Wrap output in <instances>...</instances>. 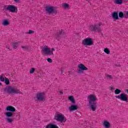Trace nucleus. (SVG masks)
Returning a JSON list of instances; mask_svg holds the SVG:
<instances>
[{"label": "nucleus", "instance_id": "obj_37", "mask_svg": "<svg viewBox=\"0 0 128 128\" xmlns=\"http://www.w3.org/2000/svg\"><path fill=\"white\" fill-rule=\"evenodd\" d=\"M124 16H128V11L125 12Z\"/></svg>", "mask_w": 128, "mask_h": 128}, {"label": "nucleus", "instance_id": "obj_1", "mask_svg": "<svg viewBox=\"0 0 128 128\" xmlns=\"http://www.w3.org/2000/svg\"><path fill=\"white\" fill-rule=\"evenodd\" d=\"M96 100H98V98L95 95L90 94L88 96V101L89 102V106L92 112H96Z\"/></svg>", "mask_w": 128, "mask_h": 128}, {"label": "nucleus", "instance_id": "obj_11", "mask_svg": "<svg viewBox=\"0 0 128 128\" xmlns=\"http://www.w3.org/2000/svg\"><path fill=\"white\" fill-rule=\"evenodd\" d=\"M78 72L80 74H82L83 70H88V68L86 67L82 64H79L78 65Z\"/></svg>", "mask_w": 128, "mask_h": 128}, {"label": "nucleus", "instance_id": "obj_27", "mask_svg": "<svg viewBox=\"0 0 128 128\" xmlns=\"http://www.w3.org/2000/svg\"><path fill=\"white\" fill-rule=\"evenodd\" d=\"M104 52H106L107 54H110V50L108 48H106L104 49Z\"/></svg>", "mask_w": 128, "mask_h": 128}, {"label": "nucleus", "instance_id": "obj_38", "mask_svg": "<svg viewBox=\"0 0 128 128\" xmlns=\"http://www.w3.org/2000/svg\"><path fill=\"white\" fill-rule=\"evenodd\" d=\"M110 90H114V88H113L112 86H110Z\"/></svg>", "mask_w": 128, "mask_h": 128}, {"label": "nucleus", "instance_id": "obj_10", "mask_svg": "<svg viewBox=\"0 0 128 128\" xmlns=\"http://www.w3.org/2000/svg\"><path fill=\"white\" fill-rule=\"evenodd\" d=\"M36 98L40 102H44L46 98L44 97V92H39L36 94Z\"/></svg>", "mask_w": 128, "mask_h": 128}, {"label": "nucleus", "instance_id": "obj_36", "mask_svg": "<svg viewBox=\"0 0 128 128\" xmlns=\"http://www.w3.org/2000/svg\"><path fill=\"white\" fill-rule=\"evenodd\" d=\"M6 48H7V50H10V46L7 45L6 46Z\"/></svg>", "mask_w": 128, "mask_h": 128}, {"label": "nucleus", "instance_id": "obj_5", "mask_svg": "<svg viewBox=\"0 0 128 128\" xmlns=\"http://www.w3.org/2000/svg\"><path fill=\"white\" fill-rule=\"evenodd\" d=\"M4 10H9L11 12H18V8L14 5L4 6Z\"/></svg>", "mask_w": 128, "mask_h": 128}, {"label": "nucleus", "instance_id": "obj_34", "mask_svg": "<svg viewBox=\"0 0 128 128\" xmlns=\"http://www.w3.org/2000/svg\"><path fill=\"white\" fill-rule=\"evenodd\" d=\"M47 61L48 62H52V60L50 59V58H48L47 59Z\"/></svg>", "mask_w": 128, "mask_h": 128}, {"label": "nucleus", "instance_id": "obj_8", "mask_svg": "<svg viewBox=\"0 0 128 128\" xmlns=\"http://www.w3.org/2000/svg\"><path fill=\"white\" fill-rule=\"evenodd\" d=\"M46 12L47 14H56L57 12L56 8L52 6H47L45 8Z\"/></svg>", "mask_w": 128, "mask_h": 128}, {"label": "nucleus", "instance_id": "obj_41", "mask_svg": "<svg viewBox=\"0 0 128 128\" xmlns=\"http://www.w3.org/2000/svg\"><path fill=\"white\" fill-rule=\"evenodd\" d=\"M0 86H2V83L0 82Z\"/></svg>", "mask_w": 128, "mask_h": 128}, {"label": "nucleus", "instance_id": "obj_28", "mask_svg": "<svg viewBox=\"0 0 128 128\" xmlns=\"http://www.w3.org/2000/svg\"><path fill=\"white\" fill-rule=\"evenodd\" d=\"M119 18H124V12H120L118 14Z\"/></svg>", "mask_w": 128, "mask_h": 128}, {"label": "nucleus", "instance_id": "obj_17", "mask_svg": "<svg viewBox=\"0 0 128 128\" xmlns=\"http://www.w3.org/2000/svg\"><path fill=\"white\" fill-rule=\"evenodd\" d=\"M112 17L114 20H118V14L117 12H113L112 14Z\"/></svg>", "mask_w": 128, "mask_h": 128}, {"label": "nucleus", "instance_id": "obj_26", "mask_svg": "<svg viewBox=\"0 0 128 128\" xmlns=\"http://www.w3.org/2000/svg\"><path fill=\"white\" fill-rule=\"evenodd\" d=\"M6 121L7 122H8V124H12V119L10 118H6Z\"/></svg>", "mask_w": 128, "mask_h": 128}, {"label": "nucleus", "instance_id": "obj_15", "mask_svg": "<svg viewBox=\"0 0 128 128\" xmlns=\"http://www.w3.org/2000/svg\"><path fill=\"white\" fill-rule=\"evenodd\" d=\"M18 44H20V42L14 41L12 43V46L14 50L18 48Z\"/></svg>", "mask_w": 128, "mask_h": 128}, {"label": "nucleus", "instance_id": "obj_39", "mask_svg": "<svg viewBox=\"0 0 128 128\" xmlns=\"http://www.w3.org/2000/svg\"><path fill=\"white\" fill-rule=\"evenodd\" d=\"M14 2H20V0H14Z\"/></svg>", "mask_w": 128, "mask_h": 128}, {"label": "nucleus", "instance_id": "obj_30", "mask_svg": "<svg viewBox=\"0 0 128 128\" xmlns=\"http://www.w3.org/2000/svg\"><path fill=\"white\" fill-rule=\"evenodd\" d=\"M34 70H36V69L34 68H31L30 71V74H34Z\"/></svg>", "mask_w": 128, "mask_h": 128}, {"label": "nucleus", "instance_id": "obj_9", "mask_svg": "<svg viewBox=\"0 0 128 128\" xmlns=\"http://www.w3.org/2000/svg\"><path fill=\"white\" fill-rule=\"evenodd\" d=\"M92 40L90 38H86L83 40L82 44L84 46H92L93 44Z\"/></svg>", "mask_w": 128, "mask_h": 128}, {"label": "nucleus", "instance_id": "obj_2", "mask_svg": "<svg viewBox=\"0 0 128 128\" xmlns=\"http://www.w3.org/2000/svg\"><path fill=\"white\" fill-rule=\"evenodd\" d=\"M54 50H56L54 48H52L50 50L48 46H45L42 48V52L45 54V56H52Z\"/></svg>", "mask_w": 128, "mask_h": 128}, {"label": "nucleus", "instance_id": "obj_24", "mask_svg": "<svg viewBox=\"0 0 128 128\" xmlns=\"http://www.w3.org/2000/svg\"><path fill=\"white\" fill-rule=\"evenodd\" d=\"M68 100L71 102L72 104H74V96H70L68 97Z\"/></svg>", "mask_w": 128, "mask_h": 128}, {"label": "nucleus", "instance_id": "obj_35", "mask_svg": "<svg viewBox=\"0 0 128 128\" xmlns=\"http://www.w3.org/2000/svg\"><path fill=\"white\" fill-rule=\"evenodd\" d=\"M64 68H61V74H64Z\"/></svg>", "mask_w": 128, "mask_h": 128}, {"label": "nucleus", "instance_id": "obj_16", "mask_svg": "<svg viewBox=\"0 0 128 128\" xmlns=\"http://www.w3.org/2000/svg\"><path fill=\"white\" fill-rule=\"evenodd\" d=\"M46 128H58V126L56 124H50L46 126Z\"/></svg>", "mask_w": 128, "mask_h": 128}, {"label": "nucleus", "instance_id": "obj_22", "mask_svg": "<svg viewBox=\"0 0 128 128\" xmlns=\"http://www.w3.org/2000/svg\"><path fill=\"white\" fill-rule=\"evenodd\" d=\"M6 76L4 74H2L0 76V82H4L6 80Z\"/></svg>", "mask_w": 128, "mask_h": 128}, {"label": "nucleus", "instance_id": "obj_32", "mask_svg": "<svg viewBox=\"0 0 128 128\" xmlns=\"http://www.w3.org/2000/svg\"><path fill=\"white\" fill-rule=\"evenodd\" d=\"M34 33V31L32 30H29L28 32H27V34H32Z\"/></svg>", "mask_w": 128, "mask_h": 128}, {"label": "nucleus", "instance_id": "obj_13", "mask_svg": "<svg viewBox=\"0 0 128 128\" xmlns=\"http://www.w3.org/2000/svg\"><path fill=\"white\" fill-rule=\"evenodd\" d=\"M78 108V107L76 105H72L70 107H69V110L70 112H72L74 110H76Z\"/></svg>", "mask_w": 128, "mask_h": 128}, {"label": "nucleus", "instance_id": "obj_33", "mask_svg": "<svg viewBox=\"0 0 128 128\" xmlns=\"http://www.w3.org/2000/svg\"><path fill=\"white\" fill-rule=\"evenodd\" d=\"M22 48L23 50H28V46H22Z\"/></svg>", "mask_w": 128, "mask_h": 128}, {"label": "nucleus", "instance_id": "obj_20", "mask_svg": "<svg viewBox=\"0 0 128 128\" xmlns=\"http://www.w3.org/2000/svg\"><path fill=\"white\" fill-rule=\"evenodd\" d=\"M2 26H8L10 24V22H8V20H5L2 22Z\"/></svg>", "mask_w": 128, "mask_h": 128}, {"label": "nucleus", "instance_id": "obj_3", "mask_svg": "<svg viewBox=\"0 0 128 128\" xmlns=\"http://www.w3.org/2000/svg\"><path fill=\"white\" fill-rule=\"evenodd\" d=\"M102 26V22H99L98 24L90 26V30L91 32H100Z\"/></svg>", "mask_w": 128, "mask_h": 128}, {"label": "nucleus", "instance_id": "obj_12", "mask_svg": "<svg viewBox=\"0 0 128 128\" xmlns=\"http://www.w3.org/2000/svg\"><path fill=\"white\" fill-rule=\"evenodd\" d=\"M6 110L7 112H16V108L12 106H8L6 108Z\"/></svg>", "mask_w": 128, "mask_h": 128}, {"label": "nucleus", "instance_id": "obj_25", "mask_svg": "<svg viewBox=\"0 0 128 128\" xmlns=\"http://www.w3.org/2000/svg\"><path fill=\"white\" fill-rule=\"evenodd\" d=\"M122 92V90L120 89H116L114 90V94H120Z\"/></svg>", "mask_w": 128, "mask_h": 128}, {"label": "nucleus", "instance_id": "obj_7", "mask_svg": "<svg viewBox=\"0 0 128 128\" xmlns=\"http://www.w3.org/2000/svg\"><path fill=\"white\" fill-rule=\"evenodd\" d=\"M115 97L116 98H118V100H122V102H128V95L124 93H122L120 95L116 96Z\"/></svg>", "mask_w": 128, "mask_h": 128}, {"label": "nucleus", "instance_id": "obj_14", "mask_svg": "<svg viewBox=\"0 0 128 128\" xmlns=\"http://www.w3.org/2000/svg\"><path fill=\"white\" fill-rule=\"evenodd\" d=\"M103 126H104L106 128H110V123L108 120H104L103 122Z\"/></svg>", "mask_w": 128, "mask_h": 128}, {"label": "nucleus", "instance_id": "obj_29", "mask_svg": "<svg viewBox=\"0 0 128 128\" xmlns=\"http://www.w3.org/2000/svg\"><path fill=\"white\" fill-rule=\"evenodd\" d=\"M106 78L108 80H112V76L110 74H107Z\"/></svg>", "mask_w": 128, "mask_h": 128}, {"label": "nucleus", "instance_id": "obj_4", "mask_svg": "<svg viewBox=\"0 0 128 128\" xmlns=\"http://www.w3.org/2000/svg\"><path fill=\"white\" fill-rule=\"evenodd\" d=\"M54 118L56 120H57V122H66V117H64V115L60 112H56L55 114Z\"/></svg>", "mask_w": 128, "mask_h": 128}, {"label": "nucleus", "instance_id": "obj_23", "mask_svg": "<svg viewBox=\"0 0 128 128\" xmlns=\"http://www.w3.org/2000/svg\"><path fill=\"white\" fill-rule=\"evenodd\" d=\"M64 31H62V30H60L58 35V38H62V36H64Z\"/></svg>", "mask_w": 128, "mask_h": 128}, {"label": "nucleus", "instance_id": "obj_40", "mask_svg": "<svg viewBox=\"0 0 128 128\" xmlns=\"http://www.w3.org/2000/svg\"><path fill=\"white\" fill-rule=\"evenodd\" d=\"M60 94H63L64 92H62V91L60 92Z\"/></svg>", "mask_w": 128, "mask_h": 128}, {"label": "nucleus", "instance_id": "obj_31", "mask_svg": "<svg viewBox=\"0 0 128 128\" xmlns=\"http://www.w3.org/2000/svg\"><path fill=\"white\" fill-rule=\"evenodd\" d=\"M5 84H10V80L8 78H5Z\"/></svg>", "mask_w": 128, "mask_h": 128}, {"label": "nucleus", "instance_id": "obj_19", "mask_svg": "<svg viewBox=\"0 0 128 128\" xmlns=\"http://www.w3.org/2000/svg\"><path fill=\"white\" fill-rule=\"evenodd\" d=\"M62 6L64 8H65V10H70V5L67 3H64L62 4Z\"/></svg>", "mask_w": 128, "mask_h": 128}, {"label": "nucleus", "instance_id": "obj_6", "mask_svg": "<svg viewBox=\"0 0 128 128\" xmlns=\"http://www.w3.org/2000/svg\"><path fill=\"white\" fill-rule=\"evenodd\" d=\"M6 92L8 94H22V92L20 90L18 89H16L14 88L8 87L6 88Z\"/></svg>", "mask_w": 128, "mask_h": 128}, {"label": "nucleus", "instance_id": "obj_18", "mask_svg": "<svg viewBox=\"0 0 128 128\" xmlns=\"http://www.w3.org/2000/svg\"><path fill=\"white\" fill-rule=\"evenodd\" d=\"M5 116H6L7 118H12V116H14V114H12V112H7L5 113Z\"/></svg>", "mask_w": 128, "mask_h": 128}, {"label": "nucleus", "instance_id": "obj_21", "mask_svg": "<svg viewBox=\"0 0 128 128\" xmlns=\"http://www.w3.org/2000/svg\"><path fill=\"white\" fill-rule=\"evenodd\" d=\"M114 4H122V0H115L114 1Z\"/></svg>", "mask_w": 128, "mask_h": 128}]
</instances>
